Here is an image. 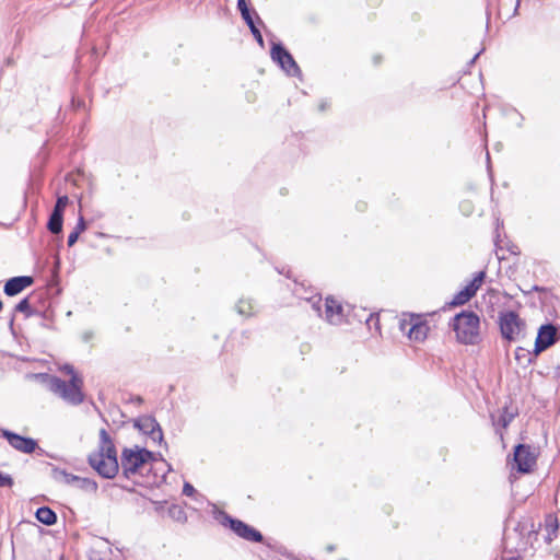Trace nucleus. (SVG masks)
<instances>
[{
	"label": "nucleus",
	"instance_id": "obj_1",
	"mask_svg": "<svg viewBox=\"0 0 560 560\" xmlns=\"http://www.w3.org/2000/svg\"><path fill=\"white\" fill-rule=\"evenodd\" d=\"M88 462L104 478L112 479L117 475L120 468L117 451L105 429L100 431L98 450L89 455Z\"/></svg>",
	"mask_w": 560,
	"mask_h": 560
},
{
	"label": "nucleus",
	"instance_id": "obj_2",
	"mask_svg": "<svg viewBox=\"0 0 560 560\" xmlns=\"http://www.w3.org/2000/svg\"><path fill=\"white\" fill-rule=\"evenodd\" d=\"M154 453L139 447H126L120 455V468L126 478L141 475L144 470L151 469V463L155 462Z\"/></svg>",
	"mask_w": 560,
	"mask_h": 560
},
{
	"label": "nucleus",
	"instance_id": "obj_3",
	"mask_svg": "<svg viewBox=\"0 0 560 560\" xmlns=\"http://www.w3.org/2000/svg\"><path fill=\"white\" fill-rule=\"evenodd\" d=\"M479 325V317L474 312H462L453 318L456 338L464 345H475L478 342Z\"/></svg>",
	"mask_w": 560,
	"mask_h": 560
},
{
	"label": "nucleus",
	"instance_id": "obj_4",
	"mask_svg": "<svg viewBox=\"0 0 560 560\" xmlns=\"http://www.w3.org/2000/svg\"><path fill=\"white\" fill-rule=\"evenodd\" d=\"M82 385L83 381L78 375H73L69 382L56 376H51L49 380V389L71 405H80L83 401Z\"/></svg>",
	"mask_w": 560,
	"mask_h": 560
},
{
	"label": "nucleus",
	"instance_id": "obj_5",
	"mask_svg": "<svg viewBox=\"0 0 560 560\" xmlns=\"http://www.w3.org/2000/svg\"><path fill=\"white\" fill-rule=\"evenodd\" d=\"M538 452L528 444H518L514 448L513 462L518 472L528 474L537 462Z\"/></svg>",
	"mask_w": 560,
	"mask_h": 560
},
{
	"label": "nucleus",
	"instance_id": "obj_6",
	"mask_svg": "<svg viewBox=\"0 0 560 560\" xmlns=\"http://www.w3.org/2000/svg\"><path fill=\"white\" fill-rule=\"evenodd\" d=\"M220 522L224 526H229L238 537L248 540L260 542L262 541V535L254 527L245 524L244 522L231 517L229 514L221 512Z\"/></svg>",
	"mask_w": 560,
	"mask_h": 560
},
{
	"label": "nucleus",
	"instance_id": "obj_7",
	"mask_svg": "<svg viewBox=\"0 0 560 560\" xmlns=\"http://www.w3.org/2000/svg\"><path fill=\"white\" fill-rule=\"evenodd\" d=\"M499 325L502 337L509 341L516 340L525 326L517 313L513 311L501 313Z\"/></svg>",
	"mask_w": 560,
	"mask_h": 560
},
{
	"label": "nucleus",
	"instance_id": "obj_8",
	"mask_svg": "<svg viewBox=\"0 0 560 560\" xmlns=\"http://www.w3.org/2000/svg\"><path fill=\"white\" fill-rule=\"evenodd\" d=\"M271 58L275 62H277L283 71H285L289 75H298L300 74V68L291 54L284 49L281 44H272L271 47Z\"/></svg>",
	"mask_w": 560,
	"mask_h": 560
},
{
	"label": "nucleus",
	"instance_id": "obj_9",
	"mask_svg": "<svg viewBox=\"0 0 560 560\" xmlns=\"http://www.w3.org/2000/svg\"><path fill=\"white\" fill-rule=\"evenodd\" d=\"M399 328L404 334H407L410 340L423 341L427 338L429 327L422 323L418 317L410 316L402 318L399 322Z\"/></svg>",
	"mask_w": 560,
	"mask_h": 560
},
{
	"label": "nucleus",
	"instance_id": "obj_10",
	"mask_svg": "<svg viewBox=\"0 0 560 560\" xmlns=\"http://www.w3.org/2000/svg\"><path fill=\"white\" fill-rule=\"evenodd\" d=\"M558 329L552 324H546L538 329L537 338L534 347V355L537 357L542 351L557 342Z\"/></svg>",
	"mask_w": 560,
	"mask_h": 560
},
{
	"label": "nucleus",
	"instance_id": "obj_11",
	"mask_svg": "<svg viewBox=\"0 0 560 560\" xmlns=\"http://www.w3.org/2000/svg\"><path fill=\"white\" fill-rule=\"evenodd\" d=\"M135 427L138 428L143 434L149 435L153 442H162V429L153 417L143 416L138 418L135 421Z\"/></svg>",
	"mask_w": 560,
	"mask_h": 560
},
{
	"label": "nucleus",
	"instance_id": "obj_12",
	"mask_svg": "<svg viewBox=\"0 0 560 560\" xmlns=\"http://www.w3.org/2000/svg\"><path fill=\"white\" fill-rule=\"evenodd\" d=\"M2 435L8 440L9 444L19 452L32 454L37 447V442L34 439L21 436L8 430H4Z\"/></svg>",
	"mask_w": 560,
	"mask_h": 560
},
{
	"label": "nucleus",
	"instance_id": "obj_13",
	"mask_svg": "<svg viewBox=\"0 0 560 560\" xmlns=\"http://www.w3.org/2000/svg\"><path fill=\"white\" fill-rule=\"evenodd\" d=\"M325 318L328 323L338 325L343 320V308L341 304L332 298H327L325 301Z\"/></svg>",
	"mask_w": 560,
	"mask_h": 560
},
{
	"label": "nucleus",
	"instance_id": "obj_14",
	"mask_svg": "<svg viewBox=\"0 0 560 560\" xmlns=\"http://www.w3.org/2000/svg\"><path fill=\"white\" fill-rule=\"evenodd\" d=\"M33 281V278L28 276L13 277L5 282L4 293L9 296L16 295L25 288L30 287Z\"/></svg>",
	"mask_w": 560,
	"mask_h": 560
},
{
	"label": "nucleus",
	"instance_id": "obj_15",
	"mask_svg": "<svg viewBox=\"0 0 560 560\" xmlns=\"http://www.w3.org/2000/svg\"><path fill=\"white\" fill-rule=\"evenodd\" d=\"M36 518L44 525L48 526L54 525L57 522L56 513L47 506H42L37 509Z\"/></svg>",
	"mask_w": 560,
	"mask_h": 560
},
{
	"label": "nucleus",
	"instance_id": "obj_16",
	"mask_svg": "<svg viewBox=\"0 0 560 560\" xmlns=\"http://www.w3.org/2000/svg\"><path fill=\"white\" fill-rule=\"evenodd\" d=\"M62 223H63V214L52 211L50 213V217H49V220L47 223V229L52 234H59L62 231Z\"/></svg>",
	"mask_w": 560,
	"mask_h": 560
},
{
	"label": "nucleus",
	"instance_id": "obj_17",
	"mask_svg": "<svg viewBox=\"0 0 560 560\" xmlns=\"http://www.w3.org/2000/svg\"><path fill=\"white\" fill-rule=\"evenodd\" d=\"M86 230V223L82 215L79 217L75 228L68 236V246H73L78 241L79 235Z\"/></svg>",
	"mask_w": 560,
	"mask_h": 560
},
{
	"label": "nucleus",
	"instance_id": "obj_18",
	"mask_svg": "<svg viewBox=\"0 0 560 560\" xmlns=\"http://www.w3.org/2000/svg\"><path fill=\"white\" fill-rule=\"evenodd\" d=\"M54 478L58 481L66 483V485L75 486L78 476L69 474L62 469H55Z\"/></svg>",
	"mask_w": 560,
	"mask_h": 560
},
{
	"label": "nucleus",
	"instance_id": "obj_19",
	"mask_svg": "<svg viewBox=\"0 0 560 560\" xmlns=\"http://www.w3.org/2000/svg\"><path fill=\"white\" fill-rule=\"evenodd\" d=\"M294 293L296 295H299L301 299H303V296L300 294V291L298 288L294 289ZM304 300L311 304L312 308L316 312V314L318 316H323V312H322V298L318 296V295H313V296H310V298H304Z\"/></svg>",
	"mask_w": 560,
	"mask_h": 560
},
{
	"label": "nucleus",
	"instance_id": "obj_20",
	"mask_svg": "<svg viewBox=\"0 0 560 560\" xmlns=\"http://www.w3.org/2000/svg\"><path fill=\"white\" fill-rule=\"evenodd\" d=\"M236 310L240 315L250 316L255 313V306L250 300L241 299L236 304Z\"/></svg>",
	"mask_w": 560,
	"mask_h": 560
},
{
	"label": "nucleus",
	"instance_id": "obj_21",
	"mask_svg": "<svg viewBox=\"0 0 560 560\" xmlns=\"http://www.w3.org/2000/svg\"><path fill=\"white\" fill-rule=\"evenodd\" d=\"M74 487L88 492H95L97 490V483L94 480L79 476Z\"/></svg>",
	"mask_w": 560,
	"mask_h": 560
},
{
	"label": "nucleus",
	"instance_id": "obj_22",
	"mask_svg": "<svg viewBox=\"0 0 560 560\" xmlns=\"http://www.w3.org/2000/svg\"><path fill=\"white\" fill-rule=\"evenodd\" d=\"M168 515L176 522L184 523L187 520L184 509L177 504H172L168 508Z\"/></svg>",
	"mask_w": 560,
	"mask_h": 560
},
{
	"label": "nucleus",
	"instance_id": "obj_23",
	"mask_svg": "<svg viewBox=\"0 0 560 560\" xmlns=\"http://www.w3.org/2000/svg\"><path fill=\"white\" fill-rule=\"evenodd\" d=\"M244 21L248 25V27H249L252 34L254 35L255 39L257 40V43L262 47L264 46V38H262V35H261L260 31L257 28V26L254 23L252 14L249 15V18L244 19Z\"/></svg>",
	"mask_w": 560,
	"mask_h": 560
},
{
	"label": "nucleus",
	"instance_id": "obj_24",
	"mask_svg": "<svg viewBox=\"0 0 560 560\" xmlns=\"http://www.w3.org/2000/svg\"><path fill=\"white\" fill-rule=\"evenodd\" d=\"M515 360L520 364L530 363L532 362V353L527 349L518 347L515 350Z\"/></svg>",
	"mask_w": 560,
	"mask_h": 560
},
{
	"label": "nucleus",
	"instance_id": "obj_25",
	"mask_svg": "<svg viewBox=\"0 0 560 560\" xmlns=\"http://www.w3.org/2000/svg\"><path fill=\"white\" fill-rule=\"evenodd\" d=\"M471 299V295L469 294L468 291H465L464 289L460 290L453 299L452 301V305L454 306H458V305H464L465 303H467L469 300Z\"/></svg>",
	"mask_w": 560,
	"mask_h": 560
},
{
	"label": "nucleus",
	"instance_id": "obj_26",
	"mask_svg": "<svg viewBox=\"0 0 560 560\" xmlns=\"http://www.w3.org/2000/svg\"><path fill=\"white\" fill-rule=\"evenodd\" d=\"M68 202H69V198L67 196L58 197L52 211L63 214V211H65L66 207L68 206Z\"/></svg>",
	"mask_w": 560,
	"mask_h": 560
},
{
	"label": "nucleus",
	"instance_id": "obj_27",
	"mask_svg": "<svg viewBox=\"0 0 560 560\" xmlns=\"http://www.w3.org/2000/svg\"><path fill=\"white\" fill-rule=\"evenodd\" d=\"M15 311L16 312H20V313H25L27 316L31 315V304H30V301L27 298L21 300L16 305H15Z\"/></svg>",
	"mask_w": 560,
	"mask_h": 560
},
{
	"label": "nucleus",
	"instance_id": "obj_28",
	"mask_svg": "<svg viewBox=\"0 0 560 560\" xmlns=\"http://www.w3.org/2000/svg\"><path fill=\"white\" fill-rule=\"evenodd\" d=\"M513 419V415H506V413H503L501 415L498 420L494 422V424L497 427H501L503 429L508 428V425L510 424V422L512 421Z\"/></svg>",
	"mask_w": 560,
	"mask_h": 560
},
{
	"label": "nucleus",
	"instance_id": "obj_29",
	"mask_svg": "<svg viewBox=\"0 0 560 560\" xmlns=\"http://www.w3.org/2000/svg\"><path fill=\"white\" fill-rule=\"evenodd\" d=\"M13 478L0 471V488H11L13 486Z\"/></svg>",
	"mask_w": 560,
	"mask_h": 560
},
{
	"label": "nucleus",
	"instance_id": "obj_30",
	"mask_svg": "<svg viewBox=\"0 0 560 560\" xmlns=\"http://www.w3.org/2000/svg\"><path fill=\"white\" fill-rule=\"evenodd\" d=\"M237 8H238L243 19L249 18L250 12H249V9H248L245 0H237Z\"/></svg>",
	"mask_w": 560,
	"mask_h": 560
},
{
	"label": "nucleus",
	"instance_id": "obj_31",
	"mask_svg": "<svg viewBox=\"0 0 560 560\" xmlns=\"http://www.w3.org/2000/svg\"><path fill=\"white\" fill-rule=\"evenodd\" d=\"M485 276H486L485 271H480V272L476 273V276L474 277V279L469 283L475 285L476 289L478 290L480 288L483 279H485Z\"/></svg>",
	"mask_w": 560,
	"mask_h": 560
},
{
	"label": "nucleus",
	"instance_id": "obj_32",
	"mask_svg": "<svg viewBox=\"0 0 560 560\" xmlns=\"http://www.w3.org/2000/svg\"><path fill=\"white\" fill-rule=\"evenodd\" d=\"M195 492H196V490H195V488L190 483L186 482L184 485V487H183V494H185L187 497H191V495L195 494Z\"/></svg>",
	"mask_w": 560,
	"mask_h": 560
},
{
	"label": "nucleus",
	"instance_id": "obj_33",
	"mask_svg": "<svg viewBox=\"0 0 560 560\" xmlns=\"http://www.w3.org/2000/svg\"><path fill=\"white\" fill-rule=\"evenodd\" d=\"M465 291H468L469 294L471 295V298L476 294V292L478 291L476 289L475 285H472L471 283H468L465 288H464Z\"/></svg>",
	"mask_w": 560,
	"mask_h": 560
},
{
	"label": "nucleus",
	"instance_id": "obj_34",
	"mask_svg": "<svg viewBox=\"0 0 560 560\" xmlns=\"http://www.w3.org/2000/svg\"><path fill=\"white\" fill-rule=\"evenodd\" d=\"M366 323L369 325H371V323H374L375 325H377L378 323V317H374V315H370L369 319L366 320Z\"/></svg>",
	"mask_w": 560,
	"mask_h": 560
},
{
	"label": "nucleus",
	"instance_id": "obj_35",
	"mask_svg": "<svg viewBox=\"0 0 560 560\" xmlns=\"http://www.w3.org/2000/svg\"><path fill=\"white\" fill-rule=\"evenodd\" d=\"M65 371H66L68 374H70V375H71V377H72L73 375H77V374L74 373L73 368H72V366H70V365H66V366H65Z\"/></svg>",
	"mask_w": 560,
	"mask_h": 560
},
{
	"label": "nucleus",
	"instance_id": "obj_36",
	"mask_svg": "<svg viewBox=\"0 0 560 560\" xmlns=\"http://www.w3.org/2000/svg\"><path fill=\"white\" fill-rule=\"evenodd\" d=\"M551 528H552V533H556V530L558 529V523H557V520H553V524L550 525Z\"/></svg>",
	"mask_w": 560,
	"mask_h": 560
},
{
	"label": "nucleus",
	"instance_id": "obj_37",
	"mask_svg": "<svg viewBox=\"0 0 560 560\" xmlns=\"http://www.w3.org/2000/svg\"><path fill=\"white\" fill-rule=\"evenodd\" d=\"M132 401H135L136 404H141L142 402V398L140 396H137L132 399Z\"/></svg>",
	"mask_w": 560,
	"mask_h": 560
},
{
	"label": "nucleus",
	"instance_id": "obj_38",
	"mask_svg": "<svg viewBox=\"0 0 560 560\" xmlns=\"http://www.w3.org/2000/svg\"><path fill=\"white\" fill-rule=\"evenodd\" d=\"M161 481H164L165 480V474H162L161 477H160ZM160 480H154L153 483H159Z\"/></svg>",
	"mask_w": 560,
	"mask_h": 560
},
{
	"label": "nucleus",
	"instance_id": "obj_39",
	"mask_svg": "<svg viewBox=\"0 0 560 560\" xmlns=\"http://www.w3.org/2000/svg\"><path fill=\"white\" fill-rule=\"evenodd\" d=\"M161 464L167 467V471H170L172 469L171 465H168L165 460L162 459Z\"/></svg>",
	"mask_w": 560,
	"mask_h": 560
},
{
	"label": "nucleus",
	"instance_id": "obj_40",
	"mask_svg": "<svg viewBox=\"0 0 560 560\" xmlns=\"http://www.w3.org/2000/svg\"><path fill=\"white\" fill-rule=\"evenodd\" d=\"M325 107H326V103H324V102H323V103L319 105V109H320V110H324V109H325Z\"/></svg>",
	"mask_w": 560,
	"mask_h": 560
},
{
	"label": "nucleus",
	"instance_id": "obj_41",
	"mask_svg": "<svg viewBox=\"0 0 560 560\" xmlns=\"http://www.w3.org/2000/svg\"><path fill=\"white\" fill-rule=\"evenodd\" d=\"M479 54L475 55V57L472 58L471 62H474L477 58H478Z\"/></svg>",
	"mask_w": 560,
	"mask_h": 560
},
{
	"label": "nucleus",
	"instance_id": "obj_42",
	"mask_svg": "<svg viewBox=\"0 0 560 560\" xmlns=\"http://www.w3.org/2000/svg\"><path fill=\"white\" fill-rule=\"evenodd\" d=\"M374 62L378 63V58L377 57L374 58Z\"/></svg>",
	"mask_w": 560,
	"mask_h": 560
},
{
	"label": "nucleus",
	"instance_id": "obj_43",
	"mask_svg": "<svg viewBox=\"0 0 560 560\" xmlns=\"http://www.w3.org/2000/svg\"><path fill=\"white\" fill-rule=\"evenodd\" d=\"M328 550H329V551H332V550H334V547H332V546H329V547H328Z\"/></svg>",
	"mask_w": 560,
	"mask_h": 560
}]
</instances>
